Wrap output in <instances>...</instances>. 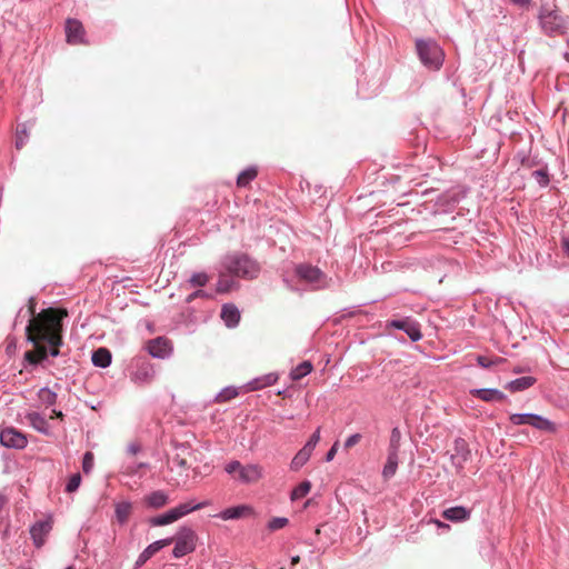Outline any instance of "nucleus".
Segmentation results:
<instances>
[{
	"label": "nucleus",
	"instance_id": "obj_1",
	"mask_svg": "<svg viewBox=\"0 0 569 569\" xmlns=\"http://www.w3.org/2000/svg\"><path fill=\"white\" fill-rule=\"evenodd\" d=\"M68 317L64 308H47L38 312V365L49 356L57 357L63 345V319Z\"/></svg>",
	"mask_w": 569,
	"mask_h": 569
},
{
	"label": "nucleus",
	"instance_id": "obj_2",
	"mask_svg": "<svg viewBox=\"0 0 569 569\" xmlns=\"http://www.w3.org/2000/svg\"><path fill=\"white\" fill-rule=\"evenodd\" d=\"M223 269L230 276L253 279L260 271L259 264L246 253L234 252L227 254L222 260Z\"/></svg>",
	"mask_w": 569,
	"mask_h": 569
},
{
	"label": "nucleus",
	"instance_id": "obj_3",
	"mask_svg": "<svg viewBox=\"0 0 569 569\" xmlns=\"http://www.w3.org/2000/svg\"><path fill=\"white\" fill-rule=\"evenodd\" d=\"M538 18L542 30L548 36H560L567 30L566 19L559 14L555 0H545Z\"/></svg>",
	"mask_w": 569,
	"mask_h": 569
},
{
	"label": "nucleus",
	"instance_id": "obj_4",
	"mask_svg": "<svg viewBox=\"0 0 569 569\" xmlns=\"http://www.w3.org/2000/svg\"><path fill=\"white\" fill-rule=\"evenodd\" d=\"M13 329L21 330L33 348L36 349V298L29 297V305L27 309L21 308L14 319Z\"/></svg>",
	"mask_w": 569,
	"mask_h": 569
},
{
	"label": "nucleus",
	"instance_id": "obj_5",
	"mask_svg": "<svg viewBox=\"0 0 569 569\" xmlns=\"http://www.w3.org/2000/svg\"><path fill=\"white\" fill-rule=\"evenodd\" d=\"M224 471L243 483L258 482L263 476L261 466L254 463L243 466L237 460L228 462L224 466Z\"/></svg>",
	"mask_w": 569,
	"mask_h": 569
},
{
	"label": "nucleus",
	"instance_id": "obj_6",
	"mask_svg": "<svg viewBox=\"0 0 569 569\" xmlns=\"http://www.w3.org/2000/svg\"><path fill=\"white\" fill-rule=\"evenodd\" d=\"M209 505H210V501H208V500L196 503V505H191L190 502L181 503V505L170 509L169 511H167L163 515L150 518L149 523L154 527L166 526V525H169V523H172V522L179 520L180 518L190 513L191 511L200 510Z\"/></svg>",
	"mask_w": 569,
	"mask_h": 569
},
{
	"label": "nucleus",
	"instance_id": "obj_7",
	"mask_svg": "<svg viewBox=\"0 0 569 569\" xmlns=\"http://www.w3.org/2000/svg\"><path fill=\"white\" fill-rule=\"evenodd\" d=\"M417 51L426 67L437 70L442 66L445 54L435 41H417Z\"/></svg>",
	"mask_w": 569,
	"mask_h": 569
},
{
	"label": "nucleus",
	"instance_id": "obj_8",
	"mask_svg": "<svg viewBox=\"0 0 569 569\" xmlns=\"http://www.w3.org/2000/svg\"><path fill=\"white\" fill-rule=\"evenodd\" d=\"M173 538L174 548L173 557L181 558L196 549L197 536L190 528H181L176 537Z\"/></svg>",
	"mask_w": 569,
	"mask_h": 569
},
{
	"label": "nucleus",
	"instance_id": "obj_9",
	"mask_svg": "<svg viewBox=\"0 0 569 569\" xmlns=\"http://www.w3.org/2000/svg\"><path fill=\"white\" fill-rule=\"evenodd\" d=\"M510 421L516 425H529L541 431L555 432L556 426L550 420L533 413H513L510 416Z\"/></svg>",
	"mask_w": 569,
	"mask_h": 569
},
{
	"label": "nucleus",
	"instance_id": "obj_10",
	"mask_svg": "<svg viewBox=\"0 0 569 569\" xmlns=\"http://www.w3.org/2000/svg\"><path fill=\"white\" fill-rule=\"evenodd\" d=\"M0 443L10 449H23L28 440L26 435L20 430L13 427H6L0 429Z\"/></svg>",
	"mask_w": 569,
	"mask_h": 569
},
{
	"label": "nucleus",
	"instance_id": "obj_11",
	"mask_svg": "<svg viewBox=\"0 0 569 569\" xmlns=\"http://www.w3.org/2000/svg\"><path fill=\"white\" fill-rule=\"evenodd\" d=\"M296 272L301 280L315 286L316 288H322L326 286V274L317 267L299 264Z\"/></svg>",
	"mask_w": 569,
	"mask_h": 569
},
{
	"label": "nucleus",
	"instance_id": "obj_12",
	"mask_svg": "<svg viewBox=\"0 0 569 569\" xmlns=\"http://www.w3.org/2000/svg\"><path fill=\"white\" fill-rule=\"evenodd\" d=\"M86 30L83 24L77 19H68L66 21L67 42L72 46L86 43Z\"/></svg>",
	"mask_w": 569,
	"mask_h": 569
},
{
	"label": "nucleus",
	"instance_id": "obj_13",
	"mask_svg": "<svg viewBox=\"0 0 569 569\" xmlns=\"http://www.w3.org/2000/svg\"><path fill=\"white\" fill-rule=\"evenodd\" d=\"M388 326L399 330H403L412 341H418L422 337L419 323L411 320L410 318H406L402 320H392L388 323Z\"/></svg>",
	"mask_w": 569,
	"mask_h": 569
},
{
	"label": "nucleus",
	"instance_id": "obj_14",
	"mask_svg": "<svg viewBox=\"0 0 569 569\" xmlns=\"http://www.w3.org/2000/svg\"><path fill=\"white\" fill-rule=\"evenodd\" d=\"M173 542V538H166L149 545L138 557L136 561V567L143 566L152 556H154L162 548L171 545Z\"/></svg>",
	"mask_w": 569,
	"mask_h": 569
},
{
	"label": "nucleus",
	"instance_id": "obj_15",
	"mask_svg": "<svg viewBox=\"0 0 569 569\" xmlns=\"http://www.w3.org/2000/svg\"><path fill=\"white\" fill-rule=\"evenodd\" d=\"M171 350L170 341L166 338L159 337L148 342V351L153 357L163 358Z\"/></svg>",
	"mask_w": 569,
	"mask_h": 569
},
{
	"label": "nucleus",
	"instance_id": "obj_16",
	"mask_svg": "<svg viewBox=\"0 0 569 569\" xmlns=\"http://www.w3.org/2000/svg\"><path fill=\"white\" fill-rule=\"evenodd\" d=\"M253 513V510L250 506L247 505H240L236 507H230L224 509L219 513L218 517H220L222 520H232V519H240L248 516H251Z\"/></svg>",
	"mask_w": 569,
	"mask_h": 569
},
{
	"label": "nucleus",
	"instance_id": "obj_17",
	"mask_svg": "<svg viewBox=\"0 0 569 569\" xmlns=\"http://www.w3.org/2000/svg\"><path fill=\"white\" fill-rule=\"evenodd\" d=\"M33 123L31 121L18 123L14 137V147L16 149H22L30 137V131L32 129Z\"/></svg>",
	"mask_w": 569,
	"mask_h": 569
},
{
	"label": "nucleus",
	"instance_id": "obj_18",
	"mask_svg": "<svg viewBox=\"0 0 569 569\" xmlns=\"http://www.w3.org/2000/svg\"><path fill=\"white\" fill-rule=\"evenodd\" d=\"M221 318L227 327L233 328L240 321V312L234 305L227 303L222 306Z\"/></svg>",
	"mask_w": 569,
	"mask_h": 569
},
{
	"label": "nucleus",
	"instance_id": "obj_19",
	"mask_svg": "<svg viewBox=\"0 0 569 569\" xmlns=\"http://www.w3.org/2000/svg\"><path fill=\"white\" fill-rule=\"evenodd\" d=\"M470 393L486 402L502 401L505 399V395L498 389H472Z\"/></svg>",
	"mask_w": 569,
	"mask_h": 569
},
{
	"label": "nucleus",
	"instance_id": "obj_20",
	"mask_svg": "<svg viewBox=\"0 0 569 569\" xmlns=\"http://www.w3.org/2000/svg\"><path fill=\"white\" fill-rule=\"evenodd\" d=\"M442 517L447 520L459 522L469 519L470 511L461 506L451 507L442 512Z\"/></svg>",
	"mask_w": 569,
	"mask_h": 569
},
{
	"label": "nucleus",
	"instance_id": "obj_21",
	"mask_svg": "<svg viewBox=\"0 0 569 569\" xmlns=\"http://www.w3.org/2000/svg\"><path fill=\"white\" fill-rule=\"evenodd\" d=\"M169 501L168 495L162 490H157L144 497L148 507L158 509L166 506Z\"/></svg>",
	"mask_w": 569,
	"mask_h": 569
},
{
	"label": "nucleus",
	"instance_id": "obj_22",
	"mask_svg": "<svg viewBox=\"0 0 569 569\" xmlns=\"http://www.w3.org/2000/svg\"><path fill=\"white\" fill-rule=\"evenodd\" d=\"M226 270L219 273L216 290L219 293H227L236 287V281L229 277Z\"/></svg>",
	"mask_w": 569,
	"mask_h": 569
},
{
	"label": "nucleus",
	"instance_id": "obj_23",
	"mask_svg": "<svg viewBox=\"0 0 569 569\" xmlns=\"http://www.w3.org/2000/svg\"><path fill=\"white\" fill-rule=\"evenodd\" d=\"M94 366L106 368L111 363V352L107 348H99L92 353Z\"/></svg>",
	"mask_w": 569,
	"mask_h": 569
},
{
	"label": "nucleus",
	"instance_id": "obj_24",
	"mask_svg": "<svg viewBox=\"0 0 569 569\" xmlns=\"http://www.w3.org/2000/svg\"><path fill=\"white\" fill-rule=\"evenodd\" d=\"M398 468V453L388 451V459L382 470L385 479L391 478Z\"/></svg>",
	"mask_w": 569,
	"mask_h": 569
},
{
	"label": "nucleus",
	"instance_id": "obj_25",
	"mask_svg": "<svg viewBox=\"0 0 569 569\" xmlns=\"http://www.w3.org/2000/svg\"><path fill=\"white\" fill-rule=\"evenodd\" d=\"M278 380V376L276 373H268L261 378L254 379L249 383L250 390H258L264 387L272 386Z\"/></svg>",
	"mask_w": 569,
	"mask_h": 569
},
{
	"label": "nucleus",
	"instance_id": "obj_26",
	"mask_svg": "<svg viewBox=\"0 0 569 569\" xmlns=\"http://www.w3.org/2000/svg\"><path fill=\"white\" fill-rule=\"evenodd\" d=\"M312 451L305 447L300 449L291 461V469L299 470L311 457Z\"/></svg>",
	"mask_w": 569,
	"mask_h": 569
},
{
	"label": "nucleus",
	"instance_id": "obj_27",
	"mask_svg": "<svg viewBox=\"0 0 569 569\" xmlns=\"http://www.w3.org/2000/svg\"><path fill=\"white\" fill-rule=\"evenodd\" d=\"M132 512V505L128 501H121L116 505V518L120 523L128 521Z\"/></svg>",
	"mask_w": 569,
	"mask_h": 569
},
{
	"label": "nucleus",
	"instance_id": "obj_28",
	"mask_svg": "<svg viewBox=\"0 0 569 569\" xmlns=\"http://www.w3.org/2000/svg\"><path fill=\"white\" fill-rule=\"evenodd\" d=\"M258 174V171L254 167H250L246 170H243L239 176H238V179H237V186L239 188H246L247 186H249V183L256 179Z\"/></svg>",
	"mask_w": 569,
	"mask_h": 569
},
{
	"label": "nucleus",
	"instance_id": "obj_29",
	"mask_svg": "<svg viewBox=\"0 0 569 569\" xmlns=\"http://www.w3.org/2000/svg\"><path fill=\"white\" fill-rule=\"evenodd\" d=\"M536 382L533 377H521L509 383L511 391H520L530 388Z\"/></svg>",
	"mask_w": 569,
	"mask_h": 569
},
{
	"label": "nucleus",
	"instance_id": "obj_30",
	"mask_svg": "<svg viewBox=\"0 0 569 569\" xmlns=\"http://www.w3.org/2000/svg\"><path fill=\"white\" fill-rule=\"evenodd\" d=\"M312 363L310 361H303L292 369L290 377L292 380H300L312 371Z\"/></svg>",
	"mask_w": 569,
	"mask_h": 569
},
{
	"label": "nucleus",
	"instance_id": "obj_31",
	"mask_svg": "<svg viewBox=\"0 0 569 569\" xmlns=\"http://www.w3.org/2000/svg\"><path fill=\"white\" fill-rule=\"evenodd\" d=\"M52 516H48L44 521L38 523V548L43 543L42 535L48 533L52 529Z\"/></svg>",
	"mask_w": 569,
	"mask_h": 569
},
{
	"label": "nucleus",
	"instance_id": "obj_32",
	"mask_svg": "<svg viewBox=\"0 0 569 569\" xmlns=\"http://www.w3.org/2000/svg\"><path fill=\"white\" fill-rule=\"evenodd\" d=\"M311 489V483L309 481L301 482L298 487H296L291 493L292 500H298L306 497Z\"/></svg>",
	"mask_w": 569,
	"mask_h": 569
},
{
	"label": "nucleus",
	"instance_id": "obj_33",
	"mask_svg": "<svg viewBox=\"0 0 569 569\" xmlns=\"http://www.w3.org/2000/svg\"><path fill=\"white\" fill-rule=\"evenodd\" d=\"M57 395L50 389L43 388L38 392V400L44 403L47 407L56 402Z\"/></svg>",
	"mask_w": 569,
	"mask_h": 569
},
{
	"label": "nucleus",
	"instance_id": "obj_34",
	"mask_svg": "<svg viewBox=\"0 0 569 569\" xmlns=\"http://www.w3.org/2000/svg\"><path fill=\"white\" fill-rule=\"evenodd\" d=\"M400 440H401V432L398 428H393L390 436V445L389 450L390 452H397L399 451L400 447Z\"/></svg>",
	"mask_w": 569,
	"mask_h": 569
},
{
	"label": "nucleus",
	"instance_id": "obj_35",
	"mask_svg": "<svg viewBox=\"0 0 569 569\" xmlns=\"http://www.w3.org/2000/svg\"><path fill=\"white\" fill-rule=\"evenodd\" d=\"M153 372L149 365H143L134 375L136 380L150 381Z\"/></svg>",
	"mask_w": 569,
	"mask_h": 569
},
{
	"label": "nucleus",
	"instance_id": "obj_36",
	"mask_svg": "<svg viewBox=\"0 0 569 569\" xmlns=\"http://www.w3.org/2000/svg\"><path fill=\"white\" fill-rule=\"evenodd\" d=\"M503 361H505V359H502L500 357H496L495 359H489L488 357H485V356L477 357V362L482 368H489L492 365H499V363H502Z\"/></svg>",
	"mask_w": 569,
	"mask_h": 569
},
{
	"label": "nucleus",
	"instance_id": "obj_37",
	"mask_svg": "<svg viewBox=\"0 0 569 569\" xmlns=\"http://www.w3.org/2000/svg\"><path fill=\"white\" fill-rule=\"evenodd\" d=\"M81 483V475L79 472L72 475L67 483L66 491L71 493L77 491Z\"/></svg>",
	"mask_w": 569,
	"mask_h": 569
},
{
	"label": "nucleus",
	"instance_id": "obj_38",
	"mask_svg": "<svg viewBox=\"0 0 569 569\" xmlns=\"http://www.w3.org/2000/svg\"><path fill=\"white\" fill-rule=\"evenodd\" d=\"M209 281V277L204 272H199L190 278V283L193 287H203Z\"/></svg>",
	"mask_w": 569,
	"mask_h": 569
},
{
	"label": "nucleus",
	"instance_id": "obj_39",
	"mask_svg": "<svg viewBox=\"0 0 569 569\" xmlns=\"http://www.w3.org/2000/svg\"><path fill=\"white\" fill-rule=\"evenodd\" d=\"M288 523V519L283 517H277L269 521L268 528L272 531L279 530L283 527H286Z\"/></svg>",
	"mask_w": 569,
	"mask_h": 569
},
{
	"label": "nucleus",
	"instance_id": "obj_40",
	"mask_svg": "<svg viewBox=\"0 0 569 569\" xmlns=\"http://www.w3.org/2000/svg\"><path fill=\"white\" fill-rule=\"evenodd\" d=\"M532 176L535 177V179L537 180V182L540 186H547L548 182H549L548 172L546 170H543V169L533 171Z\"/></svg>",
	"mask_w": 569,
	"mask_h": 569
},
{
	"label": "nucleus",
	"instance_id": "obj_41",
	"mask_svg": "<svg viewBox=\"0 0 569 569\" xmlns=\"http://www.w3.org/2000/svg\"><path fill=\"white\" fill-rule=\"evenodd\" d=\"M93 467V453L88 451L83 456L82 469L84 473H89Z\"/></svg>",
	"mask_w": 569,
	"mask_h": 569
},
{
	"label": "nucleus",
	"instance_id": "obj_42",
	"mask_svg": "<svg viewBox=\"0 0 569 569\" xmlns=\"http://www.w3.org/2000/svg\"><path fill=\"white\" fill-rule=\"evenodd\" d=\"M362 439V436L360 433H355L352 436H350L349 438H347V440L345 441V449L346 450H349L351 449L352 447H355L356 445H358Z\"/></svg>",
	"mask_w": 569,
	"mask_h": 569
},
{
	"label": "nucleus",
	"instance_id": "obj_43",
	"mask_svg": "<svg viewBox=\"0 0 569 569\" xmlns=\"http://www.w3.org/2000/svg\"><path fill=\"white\" fill-rule=\"evenodd\" d=\"M320 441V428H318L313 435L310 437L308 442L305 445V447L309 448V450L313 451L317 443Z\"/></svg>",
	"mask_w": 569,
	"mask_h": 569
},
{
	"label": "nucleus",
	"instance_id": "obj_44",
	"mask_svg": "<svg viewBox=\"0 0 569 569\" xmlns=\"http://www.w3.org/2000/svg\"><path fill=\"white\" fill-rule=\"evenodd\" d=\"M237 391L233 390V389H226L223 390L219 396H218V400L220 401H227V400H230L232 398H234L237 396Z\"/></svg>",
	"mask_w": 569,
	"mask_h": 569
},
{
	"label": "nucleus",
	"instance_id": "obj_45",
	"mask_svg": "<svg viewBox=\"0 0 569 569\" xmlns=\"http://www.w3.org/2000/svg\"><path fill=\"white\" fill-rule=\"evenodd\" d=\"M24 361L28 363V366L36 368V353L34 351H27L24 352Z\"/></svg>",
	"mask_w": 569,
	"mask_h": 569
},
{
	"label": "nucleus",
	"instance_id": "obj_46",
	"mask_svg": "<svg viewBox=\"0 0 569 569\" xmlns=\"http://www.w3.org/2000/svg\"><path fill=\"white\" fill-rule=\"evenodd\" d=\"M172 462L181 469L189 468L188 460L186 458H181L179 455L173 458Z\"/></svg>",
	"mask_w": 569,
	"mask_h": 569
},
{
	"label": "nucleus",
	"instance_id": "obj_47",
	"mask_svg": "<svg viewBox=\"0 0 569 569\" xmlns=\"http://www.w3.org/2000/svg\"><path fill=\"white\" fill-rule=\"evenodd\" d=\"M338 445H339V442L336 441L332 445V447L329 449V451L326 455V460L327 461H331L335 458V456L337 455V451H338Z\"/></svg>",
	"mask_w": 569,
	"mask_h": 569
},
{
	"label": "nucleus",
	"instance_id": "obj_48",
	"mask_svg": "<svg viewBox=\"0 0 569 569\" xmlns=\"http://www.w3.org/2000/svg\"><path fill=\"white\" fill-rule=\"evenodd\" d=\"M16 340L13 338L8 337L7 339V353L11 355L16 350Z\"/></svg>",
	"mask_w": 569,
	"mask_h": 569
},
{
	"label": "nucleus",
	"instance_id": "obj_49",
	"mask_svg": "<svg viewBox=\"0 0 569 569\" xmlns=\"http://www.w3.org/2000/svg\"><path fill=\"white\" fill-rule=\"evenodd\" d=\"M516 6L520 8L528 9L530 7L531 0H511Z\"/></svg>",
	"mask_w": 569,
	"mask_h": 569
},
{
	"label": "nucleus",
	"instance_id": "obj_50",
	"mask_svg": "<svg viewBox=\"0 0 569 569\" xmlns=\"http://www.w3.org/2000/svg\"><path fill=\"white\" fill-rule=\"evenodd\" d=\"M29 535L32 542L36 545V522L29 526Z\"/></svg>",
	"mask_w": 569,
	"mask_h": 569
},
{
	"label": "nucleus",
	"instance_id": "obj_51",
	"mask_svg": "<svg viewBox=\"0 0 569 569\" xmlns=\"http://www.w3.org/2000/svg\"><path fill=\"white\" fill-rule=\"evenodd\" d=\"M8 502V499L4 495L0 493V515L3 513V509Z\"/></svg>",
	"mask_w": 569,
	"mask_h": 569
},
{
	"label": "nucleus",
	"instance_id": "obj_52",
	"mask_svg": "<svg viewBox=\"0 0 569 569\" xmlns=\"http://www.w3.org/2000/svg\"><path fill=\"white\" fill-rule=\"evenodd\" d=\"M27 417L30 422V426L36 428V411L29 412Z\"/></svg>",
	"mask_w": 569,
	"mask_h": 569
},
{
	"label": "nucleus",
	"instance_id": "obj_53",
	"mask_svg": "<svg viewBox=\"0 0 569 569\" xmlns=\"http://www.w3.org/2000/svg\"><path fill=\"white\" fill-rule=\"evenodd\" d=\"M20 491L26 496V497H29V491H31V488L30 487H27L26 485L21 483L20 485Z\"/></svg>",
	"mask_w": 569,
	"mask_h": 569
},
{
	"label": "nucleus",
	"instance_id": "obj_54",
	"mask_svg": "<svg viewBox=\"0 0 569 569\" xmlns=\"http://www.w3.org/2000/svg\"><path fill=\"white\" fill-rule=\"evenodd\" d=\"M562 248H563L565 252L569 256V239H565L562 241Z\"/></svg>",
	"mask_w": 569,
	"mask_h": 569
},
{
	"label": "nucleus",
	"instance_id": "obj_55",
	"mask_svg": "<svg viewBox=\"0 0 569 569\" xmlns=\"http://www.w3.org/2000/svg\"><path fill=\"white\" fill-rule=\"evenodd\" d=\"M51 412H52V415H50L49 418H51V419L53 417L62 418V412L61 411L52 410Z\"/></svg>",
	"mask_w": 569,
	"mask_h": 569
},
{
	"label": "nucleus",
	"instance_id": "obj_56",
	"mask_svg": "<svg viewBox=\"0 0 569 569\" xmlns=\"http://www.w3.org/2000/svg\"><path fill=\"white\" fill-rule=\"evenodd\" d=\"M200 296H203V291L198 290V291H196L193 295H191V296L189 297V301H191L193 298H196V297H200Z\"/></svg>",
	"mask_w": 569,
	"mask_h": 569
},
{
	"label": "nucleus",
	"instance_id": "obj_57",
	"mask_svg": "<svg viewBox=\"0 0 569 569\" xmlns=\"http://www.w3.org/2000/svg\"><path fill=\"white\" fill-rule=\"evenodd\" d=\"M435 523H436L438 527H440V528H449V526H448V525H446V523H443V522H441V521H439V520H436V521H435Z\"/></svg>",
	"mask_w": 569,
	"mask_h": 569
},
{
	"label": "nucleus",
	"instance_id": "obj_58",
	"mask_svg": "<svg viewBox=\"0 0 569 569\" xmlns=\"http://www.w3.org/2000/svg\"><path fill=\"white\" fill-rule=\"evenodd\" d=\"M299 561H300V557L299 556H295V557L291 558V565H297Z\"/></svg>",
	"mask_w": 569,
	"mask_h": 569
},
{
	"label": "nucleus",
	"instance_id": "obj_59",
	"mask_svg": "<svg viewBox=\"0 0 569 569\" xmlns=\"http://www.w3.org/2000/svg\"><path fill=\"white\" fill-rule=\"evenodd\" d=\"M3 527H4V516L2 513V515H0V531L2 530Z\"/></svg>",
	"mask_w": 569,
	"mask_h": 569
},
{
	"label": "nucleus",
	"instance_id": "obj_60",
	"mask_svg": "<svg viewBox=\"0 0 569 569\" xmlns=\"http://www.w3.org/2000/svg\"><path fill=\"white\" fill-rule=\"evenodd\" d=\"M37 430H38V431H43V430H42V428H41L39 425H38V427H37Z\"/></svg>",
	"mask_w": 569,
	"mask_h": 569
},
{
	"label": "nucleus",
	"instance_id": "obj_61",
	"mask_svg": "<svg viewBox=\"0 0 569 569\" xmlns=\"http://www.w3.org/2000/svg\"><path fill=\"white\" fill-rule=\"evenodd\" d=\"M566 59H567V61H569V53L566 54Z\"/></svg>",
	"mask_w": 569,
	"mask_h": 569
},
{
	"label": "nucleus",
	"instance_id": "obj_62",
	"mask_svg": "<svg viewBox=\"0 0 569 569\" xmlns=\"http://www.w3.org/2000/svg\"><path fill=\"white\" fill-rule=\"evenodd\" d=\"M67 569H73L72 567H68Z\"/></svg>",
	"mask_w": 569,
	"mask_h": 569
}]
</instances>
